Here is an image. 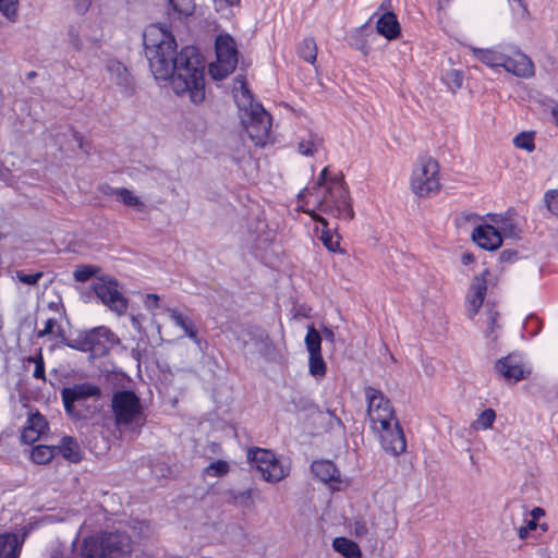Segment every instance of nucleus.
<instances>
[{"label":"nucleus","mask_w":558,"mask_h":558,"mask_svg":"<svg viewBox=\"0 0 558 558\" xmlns=\"http://www.w3.org/2000/svg\"><path fill=\"white\" fill-rule=\"evenodd\" d=\"M145 53L150 71L158 81L170 80L173 92L187 95L198 105L205 99V65L194 47H184L178 53L177 40L162 24L148 25L143 34Z\"/></svg>","instance_id":"1"},{"label":"nucleus","mask_w":558,"mask_h":558,"mask_svg":"<svg viewBox=\"0 0 558 558\" xmlns=\"http://www.w3.org/2000/svg\"><path fill=\"white\" fill-rule=\"evenodd\" d=\"M304 201L308 213L313 218L317 216L315 210L329 214L338 219L351 220L354 211L343 179L339 174H331L328 167L324 168L313 187H307L299 194Z\"/></svg>","instance_id":"2"},{"label":"nucleus","mask_w":558,"mask_h":558,"mask_svg":"<svg viewBox=\"0 0 558 558\" xmlns=\"http://www.w3.org/2000/svg\"><path fill=\"white\" fill-rule=\"evenodd\" d=\"M233 97L242 112L241 120L248 136L255 145L264 146L271 129L269 113L255 102L253 95L242 78H238L233 88Z\"/></svg>","instance_id":"3"},{"label":"nucleus","mask_w":558,"mask_h":558,"mask_svg":"<svg viewBox=\"0 0 558 558\" xmlns=\"http://www.w3.org/2000/svg\"><path fill=\"white\" fill-rule=\"evenodd\" d=\"M474 57L488 68H502L518 77H531L534 64L518 46L500 44L490 48H472Z\"/></svg>","instance_id":"4"},{"label":"nucleus","mask_w":558,"mask_h":558,"mask_svg":"<svg viewBox=\"0 0 558 558\" xmlns=\"http://www.w3.org/2000/svg\"><path fill=\"white\" fill-rule=\"evenodd\" d=\"M133 551L131 537L124 532H106L85 537L80 558H128Z\"/></svg>","instance_id":"5"},{"label":"nucleus","mask_w":558,"mask_h":558,"mask_svg":"<svg viewBox=\"0 0 558 558\" xmlns=\"http://www.w3.org/2000/svg\"><path fill=\"white\" fill-rule=\"evenodd\" d=\"M114 424L120 432H138L146 423V408L132 390L116 391L111 399Z\"/></svg>","instance_id":"6"},{"label":"nucleus","mask_w":558,"mask_h":558,"mask_svg":"<svg viewBox=\"0 0 558 558\" xmlns=\"http://www.w3.org/2000/svg\"><path fill=\"white\" fill-rule=\"evenodd\" d=\"M439 165L432 157H421L411 175V190L420 197H428L440 190Z\"/></svg>","instance_id":"7"},{"label":"nucleus","mask_w":558,"mask_h":558,"mask_svg":"<svg viewBox=\"0 0 558 558\" xmlns=\"http://www.w3.org/2000/svg\"><path fill=\"white\" fill-rule=\"evenodd\" d=\"M247 458L266 482H280L290 472V462L283 457H277L272 451L262 448L251 449Z\"/></svg>","instance_id":"8"},{"label":"nucleus","mask_w":558,"mask_h":558,"mask_svg":"<svg viewBox=\"0 0 558 558\" xmlns=\"http://www.w3.org/2000/svg\"><path fill=\"white\" fill-rule=\"evenodd\" d=\"M215 47L216 61L210 63L209 73L214 80H222L236 68L238 50L233 38L228 34L217 36Z\"/></svg>","instance_id":"9"},{"label":"nucleus","mask_w":558,"mask_h":558,"mask_svg":"<svg viewBox=\"0 0 558 558\" xmlns=\"http://www.w3.org/2000/svg\"><path fill=\"white\" fill-rule=\"evenodd\" d=\"M92 289L110 311L123 315L128 310V299L122 294L119 282L110 276H100L93 280Z\"/></svg>","instance_id":"10"},{"label":"nucleus","mask_w":558,"mask_h":558,"mask_svg":"<svg viewBox=\"0 0 558 558\" xmlns=\"http://www.w3.org/2000/svg\"><path fill=\"white\" fill-rule=\"evenodd\" d=\"M365 397L372 429L385 427V425L398 421L389 399L381 391L368 387L365 389Z\"/></svg>","instance_id":"11"},{"label":"nucleus","mask_w":558,"mask_h":558,"mask_svg":"<svg viewBox=\"0 0 558 558\" xmlns=\"http://www.w3.org/2000/svg\"><path fill=\"white\" fill-rule=\"evenodd\" d=\"M495 369L510 384H515L527 378L532 372L529 361L518 353H511L499 359L495 364Z\"/></svg>","instance_id":"12"},{"label":"nucleus","mask_w":558,"mask_h":558,"mask_svg":"<svg viewBox=\"0 0 558 558\" xmlns=\"http://www.w3.org/2000/svg\"><path fill=\"white\" fill-rule=\"evenodd\" d=\"M304 342L308 352V373L320 380L326 375L327 365L322 355V337L314 326L307 327Z\"/></svg>","instance_id":"13"},{"label":"nucleus","mask_w":558,"mask_h":558,"mask_svg":"<svg viewBox=\"0 0 558 558\" xmlns=\"http://www.w3.org/2000/svg\"><path fill=\"white\" fill-rule=\"evenodd\" d=\"M100 396V388L89 383L75 384L71 387L63 388L61 391L62 401L68 414H77V402L80 400H97Z\"/></svg>","instance_id":"14"},{"label":"nucleus","mask_w":558,"mask_h":558,"mask_svg":"<svg viewBox=\"0 0 558 558\" xmlns=\"http://www.w3.org/2000/svg\"><path fill=\"white\" fill-rule=\"evenodd\" d=\"M378 436L383 449L391 456H400L407 449V440L398 421L373 429Z\"/></svg>","instance_id":"15"},{"label":"nucleus","mask_w":558,"mask_h":558,"mask_svg":"<svg viewBox=\"0 0 558 558\" xmlns=\"http://www.w3.org/2000/svg\"><path fill=\"white\" fill-rule=\"evenodd\" d=\"M69 43L76 51H83L92 48L101 37V31L98 25H93L86 21L77 25H72L68 32Z\"/></svg>","instance_id":"16"},{"label":"nucleus","mask_w":558,"mask_h":558,"mask_svg":"<svg viewBox=\"0 0 558 558\" xmlns=\"http://www.w3.org/2000/svg\"><path fill=\"white\" fill-rule=\"evenodd\" d=\"M489 271L485 269L480 275L475 276L473 282L470 287V290L466 295V315L470 318H473L477 313L481 306L483 305L486 291H487V276Z\"/></svg>","instance_id":"17"},{"label":"nucleus","mask_w":558,"mask_h":558,"mask_svg":"<svg viewBox=\"0 0 558 558\" xmlns=\"http://www.w3.org/2000/svg\"><path fill=\"white\" fill-rule=\"evenodd\" d=\"M473 241L482 248L495 251L501 245V235L494 225H480L472 232Z\"/></svg>","instance_id":"18"},{"label":"nucleus","mask_w":558,"mask_h":558,"mask_svg":"<svg viewBox=\"0 0 558 558\" xmlns=\"http://www.w3.org/2000/svg\"><path fill=\"white\" fill-rule=\"evenodd\" d=\"M87 337L90 342V350L96 355L105 353L110 345L114 343V336L111 330L105 326L96 327L87 331Z\"/></svg>","instance_id":"19"},{"label":"nucleus","mask_w":558,"mask_h":558,"mask_svg":"<svg viewBox=\"0 0 558 558\" xmlns=\"http://www.w3.org/2000/svg\"><path fill=\"white\" fill-rule=\"evenodd\" d=\"M48 429V424L45 417L38 413H31L23 428L21 438L26 444H33L39 439Z\"/></svg>","instance_id":"20"},{"label":"nucleus","mask_w":558,"mask_h":558,"mask_svg":"<svg viewBox=\"0 0 558 558\" xmlns=\"http://www.w3.org/2000/svg\"><path fill=\"white\" fill-rule=\"evenodd\" d=\"M165 311L169 314V317L173 324L179 327L184 335L190 338L197 347L201 348V339L198 338L197 328L192 318L181 313L178 308L166 307Z\"/></svg>","instance_id":"21"},{"label":"nucleus","mask_w":558,"mask_h":558,"mask_svg":"<svg viewBox=\"0 0 558 558\" xmlns=\"http://www.w3.org/2000/svg\"><path fill=\"white\" fill-rule=\"evenodd\" d=\"M311 468L317 478L329 484L332 488H338L342 483L340 472L331 461H315Z\"/></svg>","instance_id":"22"},{"label":"nucleus","mask_w":558,"mask_h":558,"mask_svg":"<svg viewBox=\"0 0 558 558\" xmlns=\"http://www.w3.org/2000/svg\"><path fill=\"white\" fill-rule=\"evenodd\" d=\"M376 31L388 40L397 39L401 34V26L393 12H384L376 21Z\"/></svg>","instance_id":"23"},{"label":"nucleus","mask_w":558,"mask_h":558,"mask_svg":"<svg viewBox=\"0 0 558 558\" xmlns=\"http://www.w3.org/2000/svg\"><path fill=\"white\" fill-rule=\"evenodd\" d=\"M109 78L121 90L128 92L131 87V76L125 65L117 60H110L107 64Z\"/></svg>","instance_id":"24"},{"label":"nucleus","mask_w":558,"mask_h":558,"mask_svg":"<svg viewBox=\"0 0 558 558\" xmlns=\"http://www.w3.org/2000/svg\"><path fill=\"white\" fill-rule=\"evenodd\" d=\"M324 148V140L316 133L306 134L298 145V150L303 156H314Z\"/></svg>","instance_id":"25"},{"label":"nucleus","mask_w":558,"mask_h":558,"mask_svg":"<svg viewBox=\"0 0 558 558\" xmlns=\"http://www.w3.org/2000/svg\"><path fill=\"white\" fill-rule=\"evenodd\" d=\"M332 548L343 558H361L362 556L359 545L347 537H336L332 541Z\"/></svg>","instance_id":"26"},{"label":"nucleus","mask_w":558,"mask_h":558,"mask_svg":"<svg viewBox=\"0 0 558 558\" xmlns=\"http://www.w3.org/2000/svg\"><path fill=\"white\" fill-rule=\"evenodd\" d=\"M21 543L15 534H0V558H17Z\"/></svg>","instance_id":"27"},{"label":"nucleus","mask_w":558,"mask_h":558,"mask_svg":"<svg viewBox=\"0 0 558 558\" xmlns=\"http://www.w3.org/2000/svg\"><path fill=\"white\" fill-rule=\"evenodd\" d=\"M56 448L63 458L71 462H78L82 459L80 445L72 437H63L60 445Z\"/></svg>","instance_id":"28"},{"label":"nucleus","mask_w":558,"mask_h":558,"mask_svg":"<svg viewBox=\"0 0 558 558\" xmlns=\"http://www.w3.org/2000/svg\"><path fill=\"white\" fill-rule=\"evenodd\" d=\"M545 515V511L536 507L525 514L524 524L518 527V535L520 538H526L530 531L537 527V522Z\"/></svg>","instance_id":"29"},{"label":"nucleus","mask_w":558,"mask_h":558,"mask_svg":"<svg viewBox=\"0 0 558 558\" xmlns=\"http://www.w3.org/2000/svg\"><path fill=\"white\" fill-rule=\"evenodd\" d=\"M314 219L323 225L320 240L326 248L330 252H338L340 250V236L327 228V221L325 218L322 216H314Z\"/></svg>","instance_id":"30"},{"label":"nucleus","mask_w":558,"mask_h":558,"mask_svg":"<svg viewBox=\"0 0 558 558\" xmlns=\"http://www.w3.org/2000/svg\"><path fill=\"white\" fill-rule=\"evenodd\" d=\"M496 421V412L493 409H485L471 424V427L475 430H487L493 427Z\"/></svg>","instance_id":"31"},{"label":"nucleus","mask_w":558,"mask_h":558,"mask_svg":"<svg viewBox=\"0 0 558 558\" xmlns=\"http://www.w3.org/2000/svg\"><path fill=\"white\" fill-rule=\"evenodd\" d=\"M57 452V448L49 446H36L31 451V459L37 464H46L52 460Z\"/></svg>","instance_id":"32"},{"label":"nucleus","mask_w":558,"mask_h":558,"mask_svg":"<svg viewBox=\"0 0 558 558\" xmlns=\"http://www.w3.org/2000/svg\"><path fill=\"white\" fill-rule=\"evenodd\" d=\"M170 14L174 17L191 15L194 10V0H168Z\"/></svg>","instance_id":"33"},{"label":"nucleus","mask_w":558,"mask_h":558,"mask_svg":"<svg viewBox=\"0 0 558 558\" xmlns=\"http://www.w3.org/2000/svg\"><path fill=\"white\" fill-rule=\"evenodd\" d=\"M350 527H351L352 533L356 537L362 538V537L368 536L369 534H372L374 532L375 524L373 521H371L364 517H360V518L354 519V521L351 523Z\"/></svg>","instance_id":"34"},{"label":"nucleus","mask_w":558,"mask_h":558,"mask_svg":"<svg viewBox=\"0 0 558 558\" xmlns=\"http://www.w3.org/2000/svg\"><path fill=\"white\" fill-rule=\"evenodd\" d=\"M495 228L500 231L501 240L504 238L518 236V228L511 219L505 217H496L492 219Z\"/></svg>","instance_id":"35"},{"label":"nucleus","mask_w":558,"mask_h":558,"mask_svg":"<svg viewBox=\"0 0 558 558\" xmlns=\"http://www.w3.org/2000/svg\"><path fill=\"white\" fill-rule=\"evenodd\" d=\"M117 198L122 202L125 206L134 207L138 210L144 208L143 202L133 192L128 189H117L114 191Z\"/></svg>","instance_id":"36"},{"label":"nucleus","mask_w":558,"mask_h":558,"mask_svg":"<svg viewBox=\"0 0 558 558\" xmlns=\"http://www.w3.org/2000/svg\"><path fill=\"white\" fill-rule=\"evenodd\" d=\"M299 54L308 63H314L317 57V48L313 38H305L299 46Z\"/></svg>","instance_id":"37"},{"label":"nucleus","mask_w":558,"mask_h":558,"mask_svg":"<svg viewBox=\"0 0 558 558\" xmlns=\"http://www.w3.org/2000/svg\"><path fill=\"white\" fill-rule=\"evenodd\" d=\"M534 137V132H521L514 136L513 145L519 149L532 153L535 149Z\"/></svg>","instance_id":"38"},{"label":"nucleus","mask_w":558,"mask_h":558,"mask_svg":"<svg viewBox=\"0 0 558 558\" xmlns=\"http://www.w3.org/2000/svg\"><path fill=\"white\" fill-rule=\"evenodd\" d=\"M442 80L451 90H457L463 85L464 74L461 70L450 69L445 72Z\"/></svg>","instance_id":"39"},{"label":"nucleus","mask_w":558,"mask_h":558,"mask_svg":"<svg viewBox=\"0 0 558 558\" xmlns=\"http://www.w3.org/2000/svg\"><path fill=\"white\" fill-rule=\"evenodd\" d=\"M98 268L95 267V266H92V265H83V266H78L75 270H74V279L78 282H86L87 280L89 279H95L97 278L96 277V274L98 272Z\"/></svg>","instance_id":"40"},{"label":"nucleus","mask_w":558,"mask_h":558,"mask_svg":"<svg viewBox=\"0 0 558 558\" xmlns=\"http://www.w3.org/2000/svg\"><path fill=\"white\" fill-rule=\"evenodd\" d=\"M0 12L10 22L17 19V0H0Z\"/></svg>","instance_id":"41"},{"label":"nucleus","mask_w":558,"mask_h":558,"mask_svg":"<svg viewBox=\"0 0 558 558\" xmlns=\"http://www.w3.org/2000/svg\"><path fill=\"white\" fill-rule=\"evenodd\" d=\"M230 470L229 463L223 460H217L211 462L206 469L205 474L214 477H221L226 475Z\"/></svg>","instance_id":"42"},{"label":"nucleus","mask_w":558,"mask_h":558,"mask_svg":"<svg viewBox=\"0 0 558 558\" xmlns=\"http://www.w3.org/2000/svg\"><path fill=\"white\" fill-rule=\"evenodd\" d=\"M88 339L87 331L81 332L76 337L69 339L66 345L82 352H89L90 342H88Z\"/></svg>","instance_id":"43"},{"label":"nucleus","mask_w":558,"mask_h":558,"mask_svg":"<svg viewBox=\"0 0 558 558\" xmlns=\"http://www.w3.org/2000/svg\"><path fill=\"white\" fill-rule=\"evenodd\" d=\"M232 501L236 506L250 508L253 504L251 490L244 489L232 493Z\"/></svg>","instance_id":"44"},{"label":"nucleus","mask_w":558,"mask_h":558,"mask_svg":"<svg viewBox=\"0 0 558 558\" xmlns=\"http://www.w3.org/2000/svg\"><path fill=\"white\" fill-rule=\"evenodd\" d=\"M29 363H34L35 369L33 373V376L37 379L46 380L45 378V363L43 360L41 354H38L37 356H31L28 357Z\"/></svg>","instance_id":"45"},{"label":"nucleus","mask_w":558,"mask_h":558,"mask_svg":"<svg viewBox=\"0 0 558 558\" xmlns=\"http://www.w3.org/2000/svg\"><path fill=\"white\" fill-rule=\"evenodd\" d=\"M544 199L548 210L558 217V190L548 191Z\"/></svg>","instance_id":"46"},{"label":"nucleus","mask_w":558,"mask_h":558,"mask_svg":"<svg viewBox=\"0 0 558 558\" xmlns=\"http://www.w3.org/2000/svg\"><path fill=\"white\" fill-rule=\"evenodd\" d=\"M497 313L496 312H493V311H489L487 313V331H486V337L489 339V340H495L497 338V336L495 335V328L497 327Z\"/></svg>","instance_id":"47"},{"label":"nucleus","mask_w":558,"mask_h":558,"mask_svg":"<svg viewBox=\"0 0 558 558\" xmlns=\"http://www.w3.org/2000/svg\"><path fill=\"white\" fill-rule=\"evenodd\" d=\"M43 277L41 272H35V274H24L22 271L16 272V278L22 283H25L27 286H34L38 282V280Z\"/></svg>","instance_id":"48"},{"label":"nucleus","mask_w":558,"mask_h":558,"mask_svg":"<svg viewBox=\"0 0 558 558\" xmlns=\"http://www.w3.org/2000/svg\"><path fill=\"white\" fill-rule=\"evenodd\" d=\"M144 305L148 311L155 314L156 310L161 308L159 295L154 293L147 294L144 299Z\"/></svg>","instance_id":"49"},{"label":"nucleus","mask_w":558,"mask_h":558,"mask_svg":"<svg viewBox=\"0 0 558 558\" xmlns=\"http://www.w3.org/2000/svg\"><path fill=\"white\" fill-rule=\"evenodd\" d=\"M57 325V320L53 317L47 318L44 320L43 329H39L37 336L43 338L53 332V328Z\"/></svg>","instance_id":"50"},{"label":"nucleus","mask_w":558,"mask_h":558,"mask_svg":"<svg viewBox=\"0 0 558 558\" xmlns=\"http://www.w3.org/2000/svg\"><path fill=\"white\" fill-rule=\"evenodd\" d=\"M86 403H87V401L80 400L77 402V414H70V415L73 417H76V418H84L86 416V414L84 413V410H86L87 412H90V408Z\"/></svg>","instance_id":"51"},{"label":"nucleus","mask_w":558,"mask_h":558,"mask_svg":"<svg viewBox=\"0 0 558 558\" xmlns=\"http://www.w3.org/2000/svg\"><path fill=\"white\" fill-rule=\"evenodd\" d=\"M92 0H75V8L80 13H84L88 10Z\"/></svg>","instance_id":"52"},{"label":"nucleus","mask_w":558,"mask_h":558,"mask_svg":"<svg viewBox=\"0 0 558 558\" xmlns=\"http://www.w3.org/2000/svg\"><path fill=\"white\" fill-rule=\"evenodd\" d=\"M322 338L330 341V342H333L335 341V332L332 329L328 328V327H324L323 329V333L320 335Z\"/></svg>","instance_id":"53"},{"label":"nucleus","mask_w":558,"mask_h":558,"mask_svg":"<svg viewBox=\"0 0 558 558\" xmlns=\"http://www.w3.org/2000/svg\"><path fill=\"white\" fill-rule=\"evenodd\" d=\"M241 0H215V5L219 10L221 9V3L226 2L228 5L239 4Z\"/></svg>","instance_id":"54"},{"label":"nucleus","mask_w":558,"mask_h":558,"mask_svg":"<svg viewBox=\"0 0 558 558\" xmlns=\"http://www.w3.org/2000/svg\"><path fill=\"white\" fill-rule=\"evenodd\" d=\"M141 535L146 537L148 536V532L150 531V526L147 522H141Z\"/></svg>","instance_id":"55"},{"label":"nucleus","mask_w":558,"mask_h":558,"mask_svg":"<svg viewBox=\"0 0 558 558\" xmlns=\"http://www.w3.org/2000/svg\"><path fill=\"white\" fill-rule=\"evenodd\" d=\"M461 260L463 265H469L473 262V256L471 254H463Z\"/></svg>","instance_id":"56"},{"label":"nucleus","mask_w":558,"mask_h":558,"mask_svg":"<svg viewBox=\"0 0 558 558\" xmlns=\"http://www.w3.org/2000/svg\"><path fill=\"white\" fill-rule=\"evenodd\" d=\"M551 114L555 119V123L558 126V104L551 108Z\"/></svg>","instance_id":"57"},{"label":"nucleus","mask_w":558,"mask_h":558,"mask_svg":"<svg viewBox=\"0 0 558 558\" xmlns=\"http://www.w3.org/2000/svg\"><path fill=\"white\" fill-rule=\"evenodd\" d=\"M0 180H2L4 182L9 181V170L8 169L0 171Z\"/></svg>","instance_id":"58"},{"label":"nucleus","mask_w":558,"mask_h":558,"mask_svg":"<svg viewBox=\"0 0 558 558\" xmlns=\"http://www.w3.org/2000/svg\"><path fill=\"white\" fill-rule=\"evenodd\" d=\"M245 155H246V149L243 148L242 151L239 154V156H234V158L239 160V159L243 158Z\"/></svg>","instance_id":"59"},{"label":"nucleus","mask_w":558,"mask_h":558,"mask_svg":"<svg viewBox=\"0 0 558 558\" xmlns=\"http://www.w3.org/2000/svg\"><path fill=\"white\" fill-rule=\"evenodd\" d=\"M376 16H378V11L373 14L372 19H375Z\"/></svg>","instance_id":"60"},{"label":"nucleus","mask_w":558,"mask_h":558,"mask_svg":"<svg viewBox=\"0 0 558 558\" xmlns=\"http://www.w3.org/2000/svg\"><path fill=\"white\" fill-rule=\"evenodd\" d=\"M77 539H78V537H76V538L73 541V543H72V544H73V545H75V544L77 543Z\"/></svg>","instance_id":"61"},{"label":"nucleus","mask_w":558,"mask_h":558,"mask_svg":"<svg viewBox=\"0 0 558 558\" xmlns=\"http://www.w3.org/2000/svg\"><path fill=\"white\" fill-rule=\"evenodd\" d=\"M383 9H384V3H383V4H380V7L378 8V11H379V10H383Z\"/></svg>","instance_id":"62"},{"label":"nucleus","mask_w":558,"mask_h":558,"mask_svg":"<svg viewBox=\"0 0 558 558\" xmlns=\"http://www.w3.org/2000/svg\"><path fill=\"white\" fill-rule=\"evenodd\" d=\"M513 1H514V2H518V3H521V2H522V0H513Z\"/></svg>","instance_id":"63"}]
</instances>
